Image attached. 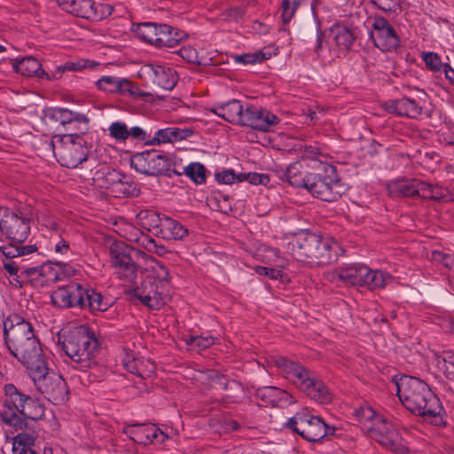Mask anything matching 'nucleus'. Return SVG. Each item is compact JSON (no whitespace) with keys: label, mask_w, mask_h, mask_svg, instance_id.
I'll use <instances>...</instances> for the list:
<instances>
[{"label":"nucleus","mask_w":454,"mask_h":454,"mask_svg":"<svg viewBox=\"0 0 454 454\" xmlns=\"http://www.w3.org/2000/svg\"><path fill=\"white\" fill-rule=\"evenodd\" d=\"M0 231L10 240L21 243L28 237L30 223L26 217L0 207Z\"/></svg>","instance_id":"15"},{"label":"nucleus","mask_w":454,"mask_h":454,"mask_svg":"<svg viewBox=\"0 0 454 454\" xmlns=\"http://www.w3.org/2000/svg\"><path fill=\"white\" fill-rule=\"evenodd\" d=\"M111 263L116 270L119 278L132 281L137 277V267L133 260L127 254L122 247L114 245L110 248Z\"/></svg>","instance_id":"27"},{"label":"nucleus","mask_w":454,"mask_h":454,"mask_svg":"<svg viewBox=\"0 0 454 454\" xmlns=\"http://www.w3.org/2000/svg\"><path fill=\"white\" fill-rule=\"evenodd\" d=\"M355 417L362 430L367 433L372 439L378 442L382 447L395 454H404L407 452L406 443L395 433H390L389 438L383 435L381 430L390 427L383 421V417L377 414L370 406H361L356 409Z\"/></svg>","instance_id":"7"},{"label":"nucleus","mask_w":454,"mask_h":454,"mask_svg":"<svg viewBox=\"0 0 454 454\" xmlns=\"http://www.w3.org/2000/svg\"><path fill=\"white\" fill-rule=\"evenodd\" d=\"M256 272L259 275L267 276L271 279H278L282 277V270L279 269L259 266L256 268Z\"/></svg>","instance_id":"57"},{"label":"nucleus","mask_w":454,"mask_h":454,"mask_svg":"<svg viewBox=\"0 0 454 454\" xmlns=\"http://www.w3.org/2000/svg\"><path fill=\"white\" fill-rule=\"evenodd\" d=\"M134 296L151 309H160L164 305V300L158 291V285L151 279L144 281L134 291Z\"/></svg>","instance_id":"30"},{"label":"nucleus","mask_w":454,"mask_h":454,"mask_svg":"<svg viewBox=\"0 0 454 454\" xmlns=\"http://www.w3.org/2000/svg\"><path fill=\"white\" fill-rule=\"evenodd\" d=\"M216 179L219 183L224 184H233L235 181H238V175L234 173L233 170H224L216 175Z\"/></svg>","instance_id":"54"},{"label":"nucleus","mask_w":454,"mask_h":454,"mask_svg":"<svg viewBox=\"0 0 454 454\" xmlns=\"http://www.w3.org/2000/svg\"><path fill=\"white\" fill-rule=\"evenodd\" d=\"M98 64L88 59H80L76 62L68 61L61 66H58L56 70L51 75V79H59L66 71H81L84 68H93Z\"/></svg>","instance_id":"39"},{"label":"nucleus","mask_w":454,"mask_h":454,"mask_svg":"<svg viewBox=\"0 0 454 454\" xmlns=\"http://www.w3.org/2000/svg\"><path fill=\"white\" fill-rule=\"evenodd\" d=\"M370 36L382 51H391L400 45V39L390 23L381 17L373 20Z\"/></svg>","instance_id":"16"},{"label":"nucleus","mask_w":454,"mask_h":454,"mask_svg":"<svg viewBox=\"0 0 454 454\" xmlns=\"http://www.w3.org/2000/svg\"><path fill=\"white\" fill-rule=\"evenodd\" d=\"M434 358L439 370L454 367V352L452 350H444L442 354H435Z\"/></svg>","instance_id":"49"},{"label":"nucleus","mask_w":454,"mask_h":454,"mask_svg":"<svg viewBox=\"0 0 454 454\" xmlns=\"http://www.w3.org/2000/svg\"><path fill=\"white\" fill-rule=\"evenodd\" d=\"M270 252L276 256V266L278 268H285L287 264V262L285 258L280 256V252L278 249L272 248Z\"/></svg>","instance_id":"62"},{"label":"nucleus","mask_w":454,"mask_h":454,"mask_svg":"<svg viewBox=\"0 0 454 454\" xmlns=\"http://www.w3.org/2000/svg\"><path fill=\"white\" fill-rule=\"evenodd\" d=\"M130 166L145 176H159L169 170L170 163L165 154L156 151H145L131 157Z\"/></svg>","instance_id":"14"},{"label":"nucleus","mask_w":454,"mask_h":454,"mask_svg":"<svg viewBox=\"0 0 454 454\" xmlns=\"http://www.w3.org/2000/svg\"><path fill=\"white\" fill-rule=\"evenodd\" d=\"M141 71L144 75L162 90H171L176 84V72L169 67L147 64L142 67Z\"/></svg>","instance_id":"25"},{"label":"nucleus","mask_w":454,"mask_h":454,"mask_svg":"<svg viewBox=\"0 0 454 454\" xmlns=\"http://www.w3.org/2000/svg\"><path fill=\"white\" fill-rule=\"evenodd\" d=\"M247 181L251 184L266 185L270 182V177L266 174H258L254 172L240 173L238 175V182Z\"/></svg>","instance_id":"48"},{"label":"nucleus","mask_w":454,"mask_h":454,"mask_svg":"<svg viewBox=\"0 0 454 454\" xmlns=\"http://www.w3.org/2000/svg\"><path fill=\"white\" fill-rule=\"evenodd\" d=\"M156 29L157 24L145 22L137 26L135 33L141 40L154 46L157 41V38L155 37Z\"/></svg>","instance_id":"43"},{"label":"nucleus","mask_w":454,"mask_h":454,"mask_svg":"<svg viewBox=\"0 0 454 454\" xmlns=\"http://www.w3.org/2000/svg\"><path fill=\"white\" fill-rule=\"evenodd\" d=\"M132 240H134L139 247L145 248L148 252H151L152 248L154 247L153 245L155 240L152 237L143 232H140L138 235L136 234V237Z\"/></svg>","instance_id":"53"},{"label":"nucleus","mask_w":454,"mask_h":454,"mask_svg":"<svg viewBox=\"0 0 454 454\" xmlns=\"http://www.w3.org/2000/svg\"><path fill=\"white\" fill-rule=\"evenodd\" d=\"M325 278L333 283L364 287L368 290L384 288L392 279L389 273L372 270L364 263H350L325 273Z\"/></svg>","instance_id":"5"},{"label":"nucleus","mask_w":454,"mask_h":454,"mask_svg":"<svg viewBox=\"0 0 454 454\" xmlns=\"http://www.w3.org/2000/svg\"><path fill=\"white\" fill-rule=\"evenodd\" d=\"M180 56L189 62H196L198 56L196 50L192 47H184L179 51Z\"/></svg>","instance_id":"58"},{"label":"nucleus","mask_w":454,"mask_h":454,"mask_svg":"<svg viewBox=\"0 0 454 454\" xmlns=\"http://www.w3.org/2000/svg\"><path fill=\"white\" fill-rule=\"evenodd\" d=\"M58 4L67 12L93 21L101 20L113 13L108 4H96L92 0H57Z\"/></svg>","instance_id":"12"},{"label":"nucleus","mask_w":454,"mask_h":454,"mask_svg":"<svg viewBox=\"0 0 454 454\" xmlns=\"http://www.w3.org/2000/svg\"><path fill=\"white\" fill-rule=\"evenodd\" d=\"M28 396L20 393L15 386L9 384L4 387L2 418L7 424L17 427L22 423L19 414Z\"/></svg>","instance_id":"19"},{"label":"nucleus","mask_w":454,"mask_h":454,"mask_svg":"<svg viewBox=\"0 0 454 454\" xmlns=\"http://www.w3.org/2000/svg\"><path fill=\"white\" fill-rule=\"evenodd\" d=\"M150 261L153 262L152 266V270L154 274V278H157L160 282H168L170 278L169 272L168 269L159 262L150 257Z\"/></svg>","instance_id":"50"},{"label":"nucleus","mask_w":454,"mask_h":454,"mask_svg":"<svg viewBox=\"0 0 454 454\" xmlns=\"http://www.w3.org/2000/svg\"><path fill=\"white\" fill-rule=\"evenodd\" d=\"M356 37L350 28L344 25L335 24L328 31V50L324 49V38L321 32H317V43L314 51L318 58L325 59L345 56L351 49Z\"/></svg>","instance_id":"8"},{"label":"nucleus","mask_w":454,"mask_h":454,"mask_svg":"<svg viewBox=\"0 0 454 454\" xmlns=\"http://www.w3.org/2000/svg\"><path fill=\"white\" fill-rule=\"evenodd\" d=\"M395 387L400 401L411 412L425 419L441 414L442 407L439 398L421 380L403 376L395 382Z\"/></svg>","instance_id":"3"},{"label":"nucleus","mask_w":454,"mask_h":454,"mask_svg":"<svg viewBox=\"0 0 454 454\" xmlns=\"http://www.w3.org/2000/svg\"><path fill=\"white\" fill-rule=\"evenodd\" d=\"M420 96L418 99L403 97L395 100H389L385 103V109L391 114L410 118H417L422 113L421 102H425L427 94L423 90H418Z\"/></svg>","instance_id":"23"},{"label":"nucleus","mask_w":454,"mask_h":454,"mask_svg":"<svg viewBox=\"0 0 454 454\" xmlns=\"http://www.w3.org/2000/svg\"><path fill=\"white\" fill-rule=\"evenodd\" d=\"M123 431L133 442L143 445L160 444L168 438V435L153 424L129 425Z\"/></svg>","instance_id":"22"},{"label":"nucleus","mask_w":454,"mask_h":454,"mask_svg":"<svg viewBox=\"0 0 454 454\" xmlns=\"http://www.w3.org/2000/svg\"><path fill=\"white\" fill-rule=\"evenodd\" d=\"M445 374L446 379L454 385V367L441 369Z\"/></svg>","instance_id":"64"},{"label":"nucleus","mask_w":454,"mask_h":454,"mask_svg":"<svg viewBox=\"0 0 454 454\" xmlns=\"http://www.w3.org/2000/svg\"><path fill=\"white\" fill-rule=\"evenodd\" d=\"M423 60L427 67L433 71H439L442 66L440 57L434 52H424Z\"/></svg>","instance_id":"51"},{"label":"nucleus","mask_w":454,"mask_h":454,"mask_svg":"<svg viewBox=\"0 0 454 454\" xmlns=\"http://www.w3.org/2000/svg\"><path fill=\"white\" fill-rule=\"evenodd\" d=\"M256 396L263 405L285 407L296 402L295 398L284 389L276 387H265L256 391Z\"/></svg>","instance_id":"31"},{"label":"nucleus","mask_w":454,"mask_h":454,"mask_svg":"<svg viewBox=\"0 0 454 454\" xmlns=\"http://www.w3.org/2000/svg\"><path fill=\"white\" fill-rule=\"evenodd\" d=\"M89 307L91 310L104 311L107 309L108 303L104 301L102 295L94 290L85 287L83 307Z\"/></svg>","instance_id":"42"},{"label":"nucleus","mask_w":454,"mask_h":454,"mask_svg":"<svg viewBox=\"0 0 454 454\" xmlns=\"http://www.w3.org/2000/svg\"><path fill=\"white\" fill-rule=\"evenodd\" d=\"M186 36L183 31H178L168 26V30L164 31L160 37H156L155 47L158 48H173L176 47Z\"/></svg>","instance_id":"38"},{"label":"nucleus","mask_w":454,"mask_h":454,"mask_svg":"<svg viewBox=\"0 0 454 454\" xmlns=\"http://www.w3.org/2000/svg\"><path fill=\"white\" fill-rule=\"evenodd\" d=\"M235 63L241 65H254L262 63L263 60L269 59V55L264 53L262 51H257L252 53H244L240 55L232 56Z\"/></svg>","instance_id":"46"},{"label":"nucleus","mask_w":454,"mask_h":454,"mask_svg":"<svg viewBox=\"0 0 454 454\" xmlns=\"http://www.w3.org/2000/svg\"><path fill=\"white\" fill-rule=\"evenodd\" d=\"M184 341L190 349L201 352L215 343V338L210 334L190 335Z\"/></svg>","instance_id":"41"},{"label":"nucleus","mask_w":454,"mask_h":454,"mask_svg":"<svg viewBox=\"0 0 454 454\" xmlns=\"http://www.w3.org/2000/svg\"><path fill=\"white\" fill-rule=\"evenodd\" d=\"M3 266L9 276L15 275L20 270V268L19 267L16 261H3Z\"/></svg>","instance_id":"59"},{"label":"nucleus","mask_w":454,"mask_h":454,"mask_svg":"<svg viewBox=\"0 0 454 454\" xmlns=\"http://www.w3.org/2000/svg\"><path fill=\"white\" fill-rule=\"evenodd\" d=\"M97 88L106 93H119L122 96H142L140 89L126 78L106 75L96 82Z\"/></svg>","instance_id":"26"},{"label":"nucleus","mask_w":454,"mask_h":454,"mask_svg":"<svg viewBox=\"0 0 454 454\" xmlns=\"http://www.w3.org/2000/svg\"><path fill=\"white\" fill-rule=\"evenodd\" d=\"M163 215L151 209H142L137 214V222L144 229L152 231L160 230Z\"/></svg>","instance_id":"37"},{"label":"nucleus","mask_w":454,"mask_h":454,"mask_svg":"<svg viewBox=\"0 0 454 454\" xmlns=\"http://www.w3.org/2000/svg\"><path fill=\"white\" fill-rule=\"evenodd\" d=\"M182 138L181 130L177 128H166L158 129L153 138L150 140V145H160L165 143H171L177 139Z\"/></svg>","instance_id":"40"},{"label":"nucleus","mask_w":454,"mask_h":454,"mask_svg":"<svg viewBox=\"0 0 454 454\" xmlns=\"http://www.w3.org/2000/svg\"><path fill=\"white\" fill-rule=\"evenodd\" d=\"M243 106L239 100L232 99L215 105L210 111L229 122L239 124Z\"/></svg>","instance_id":"32"},{"label":"nucleus","mask_w":454,"mask_h":454,"mask_svg":"<svg viewBox=\"0 0 454 454\" xmlns=\"http://www.w3.org/2000/svg\"><path fill=\"white\" fill-rule=\"evenodd\" d=\"M3 331L10 353L27 370L43 361L40 342L29 322L13 314L3 320Z\"/></svg>","instance_id":"1"},{"label":"nucleus","mask_w":454,"mask_h":454,"mask_svg":"<svg viewBox=\"0 0 454 454\" xmlns=\"http://www.w3.org/2000/svg\"><path fill=\"white\" fill-rule=\"evenodd\" d=\"M43 414V407L38 403L35 399L28 396L23 407L20 411V415L27 419L35 420L41 418Z\"/></svg>","instance_id":"44"},{"label":"nucleus","mask_w":454,"mask_h":454,"mask_svg":"<svg viewBox=\"0 0 454 454\" xmlns=\"http://www.w3.org/2000/svg\"><path fill=\"white\" fill-rule=\"evenodd\" d=\"M279 119L274 114L254 106H243L239 125L248 126L254 129L267 131L278 124Z\"/></svg>","instance_id":"20"},{"label":"nucleus","mask_w":454,"mask_h":454,"mask_svg":"<svg viewBox=\"0 0 454 454\" xmlns=\"http://www.w3.org/2000/svg\"><path fill=\"white\" fill-rule=\"evenodd\" d=\"M286 426L309 442H317L335 432V427L326 425L319 417L306 411H299L290 418Z\"/></svg>","instance_id":"11"},{"label":"nucleus","mask_w":454,"mask_h":454,"mask_svg":"<svg viewBox=\"0 0 454 454\" xmlns=\"http://www.w3.org/2000/svg\"><path fill=\"white\" fill-rule=\"evenodd\" d=\"M121 364L127 372L142 379L151 377L156 369L151 359L137 356L134 352L126 349L121 357Z\"/></svg>","instance_id":"28"},{"label":"nucleus","mask_w":454,"mask_h":454,"mask_svg":"<svg viewBox=\"0 0 454 454\" xmlns=\"http://www.w3.org/2000/svg\"><path fill=\"white\" fill-rule=\"evenodd\" d=\"M46 116L52 121L58 122L62 126L71 124L73 122L86 121L87 118L80 114L74 113L66 108H52L50 109Z\"/></svg>","instance_id":"35"},{"label":"nucleus","mask_w":454,"mask_h":454,"mask_svg":"<svg viewBox=\"0 0 454 454\" xmlns=\"http://www.w3.org/2000/svg\"><path fill=\"white\" fill-rule=\"evenodd\" d=\"M387 189L391 197L419 196L422 199L438 201L452 200L447 189L425 183L419 179L396 180L389 183Z\"/></svg>","instance_id":"9"},{"label":"nucleus","mask_w":454,"mask_h":454,"mask_svg":"<svg viewBox=\"0 0 454 454\" xmlns=\"http://www.w3.org/2000/svg\"><path fill=\"white\" fill-rule=\"evenodd\" d=\"M304 162L305 160L292 162L286 168L279 167L276 169V174L281 181L295 188H305L307 180L310 179L313 172L309 170Z\"/></svg>","instance_id":"24"},{"label":"nucleus","mask_w":454,"mask_h":454,"mask_svg":"<svg viewBox=\"0 0 454 454\" xmlns=\"http://www.w3.org/2000/svg\"><path fill=\"white\" fill-rule=\"evenodd\" d=\"M443 69L446 78L454 84V69L449 64H444Z\"/></svg>","instance_id":"63"},{"label":"nucleus","mask_w":454,"mask_h":454,"mask_svg":"<svg viewBox=\"0 0 454 454\" xmlns=\"http://www.w3.org/2000/svg\"><path fill=\"white\" fill-rule=\"evenodd\" d=\"M434 260L441 262L450 270H454V254L436 252L434 254Z\"/></svg>","instance_id":"55"},{"label":"nucleus","mask_w":454,"mask_h":454,"mask_svg":"<svg viewBox=\"0 0 454 454\" xmlns=\"http://www.w3.org/2000/svg\"><path fill=\"white\" fill-rule=\"evenodd\" d=\"M383 421H384L387 426H389V427H390V428H387V429H383V430H381V432H382V434H383V435H384L385 437L387 436V438H389V436H390L389 434H390V433H392V432L395 433V434H396L398 437H401V435L399 434V432L397 431V429H396L395 426L391 421L387 420V419H385L384 417H383Z\"/></svg>","instance_id":"61"},{"label":"nucleus","mask_w":454,"mask_h":454,"mask_svg":"<svg viewBox=\"0 0 454 454\" xmlns=\"http://www.w3.org/2000/svg\"><path fill=\"white\" fill-rule=\"evenodd\" d=\"M116 180H114L111 191L115 197H130L137 196L139 193V189L133 182H129L126 176L121 173H117Z\"/></svg>","instance_id":"36"},{"label":"nucleus","mask_w":454,"mask_h":454,"mask_svg":"<svg viewBox=\"0 0 454 454\" xmlns=\"http://www.w3.org/2000/svg\"><path fill=\"white\" fill-rule=\"evenodd\" d=\"M35 287L50 286L61 279L64 275L62 264L48 262L36 268H29L20 271Z\"/></svg>","instance_id":"17"},{"label":"nucleus","mask_w":454,"mask_h":454,"mask_svg":"<svg viewBox=\"0 0 454 454\" xmlns=\"http://www.w3.org/2000/svg\"><path fill=\"white\" fill-rule=\"evenodd\" d=\"M13 67L17 73H20L25 76L36 75L39 77H46V79L51 80V75L42 69V66L39 60L33 57H27L22 59L20 61L14 64Z\"/></svg>","instance_id":"34"},{"label":"nucleus","mask_w":454,"mask_h":454,"mask_svg":"<svg viewBox=\"0 0 454 454\" xmlns=\"http://www.w3.org/2000/svg\"><path fill=\"white\" fill-rule=\"evenodd\" d=\"M30 375L37 389L55 404H61L67 400L68 391L61 375L49 372L44 360L29 369Z\"/></svg>","instance_id":"10"},{"label":"nucleus","mask_w":454,"mask_h":454,"mask_svg":"<svg viewBox=\"0 0 454 454\" xmlns=\"http://www.w3.org/2000/svg\"><path fill=\"white\" fill-rule=\"evenodd\" d=\"M108 133L111 138L119 143H125L128 139L145 141L149 135L146 130L138 126L128 128L123 121H116L108 127Z\"/></svg>","instance_id":"29"},{"label":"nucleus","mask_w":454,"mask_h":454,"mask_svg":"<svg viewBox=\"0 0 454 454\" xmlns=\"http://www.w3.org/2000/svg\"><path fill=\"white\" fill-rule=\"evenodd\" d=\"M311 195L325 201H334L340 196L344 189L335 176L313 172L307 180L305 188Z\"/></svg>","instance_id":"13"},{"label":"nucleus","mask_w":454,"mask_h":454,"mask_svg":"<svg viewBox=\"0 0 454 454\" xmlns=\"http://www.w3.org/2000/svg\"><path fill=\"white\" fill-rule=\"evenodd\" d=\"M337 247L334 240L309 231L296 234L287 244L294 259L315 264L329 263L337 254Z\"/></svg>","instance_id":"4"},{"label":"nucleus","mask_w":454,"mask_h":454,"mask_svg":"<svg viewBox=\"0 0 454 454\" xmlns=\"http://www.w3.org/2000/svg\"><path fill=\"white\" fill-rule=\"evenodd\" d=\"M85 287L77 282L72 281L58 287L51 295L54 306L67 309L72 307H83Z\"/></svg>","instance_id":"18"},{"label":"nucleus","mask_w":454,"mask_h":454,"mask_svg":"<svg viewBox=\"0 0 454 454\" xmlns=\"http://www.w3.org/2000/svg\"><path fill=\"white\" fill-rule=\"evenodd\" d=\"M51 243L57 254H66L70 251L69 242L62 238L52 239Z\"/></svg>","instance_id":"56"},{"label":"nucleus","mask_w":454,"mask_h":454,"mask_svg":"<svg viewBox=\"0 0 454 454\" xmlns=\"http://www.w3.org/2000/svg\"><path fill=\"white\" fill-rule=\"evenodd\" d=\"M268 366H275L279 372L306 396L319 403H328L333 395L325 384L310 370L278 355L266 358Z\"/></svg>","instance_id":"2"},{"label":"nucleus","mask_w":454,"mask_h":454,"mask_svg":"<svg viewBox=\"0 0 454 454\" xmlns=\"http://www.w3.org/2000/svg\"><path fill=\"white\" fill-rule=\"evenodd\" d=\"M69 140L58 149L57 155L62 166L74 168L87 160L89 151L81 138L74 141L73 136H69Z\"/></svg>","instance_id":"21"},{"label":"nucleus","mask_w":454,"mask_h":454,"mask_svg":"<svg viewBox=\"0 0 454 454\" xmlns=\"http://www.w3.org/2000/svg\"><path fill=\"white\" fill-rule=\"evenodd\" d=\"M158 234L167 240H181L188 235V229L177 221L163 215V221Z\"/></svg>","instance_id":"33"},{"label":"nucleus","mask_w":454,"mask_h":454,"mask_svg":"<svg viewBox=\"0 0 454 454\" xmlns=\"http://www.w3.org/2000/svg\"><path fill=\"white\" fill-rule=\"evenodd\" d=\"M60 338L59 336V340ZM63 338V340H59L61 349L81 370H86L95 364L94 356L98 342L85 327L70 330L64 333Z\"/></svg>","instance_id":"6"},{"label":"nucleus","mask_w":454,"mask_h":454,"mask_svg":"<svg viewBox=\"0 0 454 454\" xmlns=\"http://www.w3.org/2000/svg\"><path fill=\"white\" fill-rule=\"evenodd\" d=\"M184 173L196 184H200L206 181V168L201 163H190L184 168Z\"/></svg>","instance_id":"45"},{"label":"nucleus","mask_w":454,"mask_h":454,"mask_svg":"<svg viewBox=\"0 0 454 454\" xmlns=\"http://www.w3.org/2000/svg\"><path fill=\"white\" fill-rule=\"evenodd\" d=\"M0 251L5 258L4 261H13L12 259L14 258L20 257L25 254L31 253L32 249H29L28 247L24 246L8 244L0 247Z\"/></svg>","instance_id":"47"},{"label":"nucleus","mask_w":454,"mask_h":454,"mask_svg":"<svg viewBox=\"0 0 454 454\" xmlns=\"http://www.w3.org/2000/svg\"><path fill=\"white\" fill-rule=\"evenodd\" d=\"M33 438L27 434H18L13 438L12 450L17 449H31L30 444Z\"/></svg>","instance_id":"52"},{"label":"nucleus","mask_w":454,"mask_h":454,"mask_svg":"<svg viewBox=\"0 0 454 454\" xmlns=\"http://www.w3.org/2000/svg\"><path fill=\"white\" fill-rule=\"evenodd\" d=\"M227 16L233 20H239L244 16V10L241 7L228 10Z\"/></svg>","instance_id":"60"}]
</instances>
